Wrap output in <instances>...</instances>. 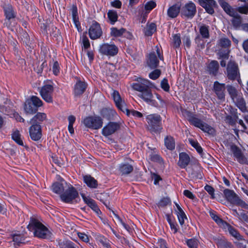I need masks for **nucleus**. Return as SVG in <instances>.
I'll use <instances>...</instances> for the list:
<instances>
[{"instance_id": "obj_44", "label": "nucleus", "mask_w": 248, "mask_h": 248, "mask_svg": "<svg viewBox=\"0 0 248 248\" xmlns=\"http://www.w3.org/2000/svg\"><path fill=\"white\" fill-rule=\"evenodd\" d=\"M226 88L232 100L235 99L239 94L238 93L236 89L232 85H228Z\"/></svg>"}, {"instance_id": "obj_5", "label": "nucleus", "mask_w": 248, "mask_h": 248, "mask_svg": "<svg viewBox=\"0 0 248 248\" xmlns=\"http://www.w3.org/2000/svg\"><path fill=\"white\" fill-rule=\"evenodd\" d=\"M62 201L67 203H73L77 202L79 199L78 192L72 185H69L64 190V192L60 195Z\"/></svg>"}, {"instance_id": "obj_20", "label": "nucleus", "mask_w": 248, "mask_h": 248, "mask_svg": "<svg viewBox=\"0 0 248 248\" xmlns=\"http://www.w3.org/2000/svg\"><path fill=\"white\" fill-rule=\"evenodd\" d=\"M120 128V125L117 123L109 122L102 129V134L103 136L107 137L115 133Z\"/></svg>"}, {"instance_id": "obj_3", "label": "nucleus", "mask_w": 248, "mask_h": 248, "mask_svg": "<svg viewBox=\"0 0 248 248\" xmlns=\"http://www.w3.org/2000/svg\"><path fill=\"white\" fill-rule=\"evenodd\" d=\"M181 111L182 114L187 119L191 124L201 129L204 132L211 134L214 132V129L199 119L196 114L192 113L188 109H181Z\"/></svg>"}, {"instance_id": "obj_45", "label": "nucleus", "mask_w": 248, "mask_h": 248, "mask_svg": "<svg viewBox=\"0 0 248 248\" xmlns=\"http://www.w3.org/2000/svg\"><path fill=\"white\" fill-rule=\"evenodd\" d=\"M124 113H125L128 116L132 115L135 117L140 118L142 114L140 112L135 110L134 109H121Z\"/></svg>"}, {"instance_id": "obj_62", "label": "nucleus", "mask_w": 248, "mask_h": 248, "mask_svg": "<svg viewBox=\"0 0 248 248\" xmlns=\"http://www.w3.org/2000/svg\"><path fill=\"white\" fill-rule=\"evenodd\" d=\"M9 115L11 118H15L17 121L20 122H24L25 121L24 119L16 112L14 111L11 113Z\"/></svg>"}, {"instance_id": "obj_33", "label": "nucleus", "mask_w": 248, "mask_h": 248, "mask_svg": "<svg viewBox=\"0 0 248 248\" xmlns=\"http://www.w3.org/2000/svg\"><path fill=\"white\" fill-rule=\"evenodd\" d=\"M109 23L114 25L118 20V14L114 10H109L107 13Z\"/></svg>"}, {"instance_id": "obj_47", "label": "nucleus", "mask_w": 248, "mask_h": 248, "mask_svg": "<svg viewBox=\"0 0 248 248\" xmlns=\"http://www.w3.org/2000/svg\"><path fill=\"white\" fill-rule=\"evenodd\" d=\"M186 243L188 248H198L199 241L195 238L186 239Z\"/></svg>"}, {"instance_id": "obj_19", "label": "nucleus", "mask_w": 248, "mask_h": 248, "mask_svg": "<svg viewBox=\"0 0 248 248\" xmlns=\"http://www.w3.org/2000/svg\"><path fill=\"white\" fill-rule=\"evenodd\" d=\"M43 105L42 101L36 96H32L27 99L24 103V108H33V107L39 108Z\"/></svg>"}, {"instance_id": "obj_40", "label": "nucleus", "mask_w": 248, "mask_h": 248, "mask_svg": "<svg viewBox=\"0 0 248 248\" xmlns=\"http://www.w3.org/2000/svg\"><path fill=\"white\" fill-rule=\"evenodd\" d=\"M221 7L225 12L230 16H234L235 12L232 7L226 1H222L220 3Z\"/></svg>"}, {"instance_id": "obj_37", "label": "nucleus", "mask_w": 248, "mask_h": 248, "mask_svg": "<svg viewBox=\"0 0 248 248\" xmlns=\"http://www.w3.org/2000/svg\"><path fill=\"white\" fill-rule=\"evenodd\" d=\"M232 101L238 108H246V102L242 94H239Z\"/></svg>"}, {"instance_id": "obj_51", "label": "nucleus", "mask_w": 248, "mask_h": 248, "mask_svg": "<svg viewBox=\"0 0 248 248\" xmlns=\"http://www.w3.org/2000/svg\"><path fill=\"white\" fill-rule=\"evenodd\" d=\"M82 42V48L87 49L90 47V43L88 38L85 35H82L80 38Z\"/></svg>"}, {"instance_id": "obj_2", "label": "nucleus", "mask_w": 248, "mask_h": 248, "mask_svg": "<svg viewBox=\"0 0 248 248\" xmlns=\"http://www.w3.org/2000/svg\"><path fill=\"white\" fill-rule=\"evenodd\" d=\"M135 80L137 82L132 84V88L140 92L139 96L145 101H151L153 97L151 88L154 86V84L148 79L140 77L136 78Z\"/></svg>"}, {"instance_id": "obj_7", "label": "nucleus", "mask_w": 248, "mask_h": 248, "mask_svg": "<svg viewBox=\"0 0 248 248\" xmlns=\"http://www.w3.org/2000/svg\"><path fill=\"white\" fill-rule=\"evenodd\" d=\"M148 129L152 132H160L162 129L161 118L157 114H150L147 116Z\"/></svg>"}, {"instance_id": "obj_34", "label": "nucleus", "mask_w": 248, "mask_h": 248, "mask_svg": "<svg viewBox=\"0 0 248 248\" xmlns=\"http://www.w3.org/2000/svg\"><path fill=\"white\" fill-rule=\"evenodd\" d=\"M215 240L218 248H232V244L224 238H215Z\"/></svg>"}, {"instance_id": "obj_30", "label": "nucleus", "mask_w": 248, "mask_h": 248, "mask_svg": "<svg viewBox=\"0 0 248 248\" xmlns=\"http://www.w3.org/2000/svg\"><path fill=\"white\" fill-rule=\"evenodd\" d=\"M224 228L227 229L229 232L230 234L237 240H243L242 236L238 232V231L234 228L231 226L228 223L227 224H225V226Z\"/></svg>"}, {"instance_id": "obj_22", "label": "nucleus", "mask_w": 248, "mask_h": 248, "mask_svg": "<svg viewBox=\"0 0 248 248\" xmlns=\"http://www.w3.org/2000/svg\"><path fill=\"white\" fill-rule=\"evenodd\" d=\"M69 183H67L64 180H61L60 182H56L54 183L51 186L52 191L60 195L62 194L67 188Z\"/></svg>"}, {"instance_id": "obj_21", "label": "nucleus", "mask_w": 248, "mask_h": 248, "mask_svg": "<svg viewBox=\"0 0 248 248\" xmlns=\"http://www.w3.org/2000/svg\"><path fill=\"white\" fill-rule=\"evenodd\" d=\"M31 138L34 140H39L42 137L41 127L39 124H32L29 129Z\"/></svg>"}, {"instance_id": "obj_53", "label": "nucleus", "mask_w": 248, "mask_h": 248, "mask_svg": "<svg viewBox=\"0 0 248 248\" xmlns=\"http://www.w3.org/2000/svg\"><path fill=\"white\" fill-rule=\"evenodd\" d=\"M188 141L190 144L196 149L197 151L199 154H201L202 152V147L197 141L190 139L188 140Z\"/></svg>"}, {"instance_id": "obj_38", "label": "nucleus", "mask_w": 248, "mask_h": 248, "mask_svg": "<svg viewBox=\"0 0 248 248\" xmlns=\"http://www.w3.org/2000/svg\"><path fill=\"white\" fill-rule=\"evenodd\" d=\"M165 145L170 150H173L175 148V144L174 139L170 136H167L164 139Z\"/></svg>"}, {"instance_id": "obj_55", "label": "nucleus", "mask_w": 248, "mask_h": 248, "mask_svg": "<svg viewBox=\"0 0 248 248\" xmlns=\"http://www.w3.org/2000/svg\"><path fill=\"white\" fill-rule=\"evenodd\" d=\"M161 75V71L159 69H155L151 72L149 75V77L153 80H155L158 78Z\"/></svg>"}, {"instance_id": "obj_1", "label": "nucleus", "mask_w": 248, "mask_h": 248, "mask_svg": "<svg viewBox=\"0 0 248 248\" xmlns=\"http://www.w3.org/2000/svg\"><path fill=\"white\" fill-rule=\"evenodd\" d=\"M100 115L85 117L82 121L85 126L93 130L99 129L103 126V118L109 120L116 115V113L114 109H101Z\"/></svg>"}, {"instance_id": "obj_25", "label": "nucleus", "mask_w": 248, "mask_h": 248, "mask_svg": "<svg viewBox=\"0 0 248 248\" xmlns=\"http://www.w3.org/2000/svg\"><path fill=\"white\" fill-rule=\"evenodd\" d=\"M133 170L132 165L127 163H122L118 167V171L122 175H127Z\"/></svg>"}, {"instance_id": "obj_11", "label": "nucleus", "mask_w": 248, "mask_h": 248, "mask_svg": "<svg viewBox=\"0 0 248 248\" xmlns=\"http://www.w3.org/2000/svg\"><path fill=\"white\" fill-rule=\"evenodd\" d=\"M228 78L231 80L237 79L239 81L240 74L237 64L233 61H230L227 67Z\"/></svg>"}, {"instance_id": "obj_4", "label": "nucleus", "mask_w": 248, "mask_h": 248, "mask_svg": "<svg viewBox=\"0 0 248 248\" xmlns=\"http://www.w3.org/2000/svg\"><path fill=\"white\" fill-rule=\"evenodd\" d=\"M27 228L33 232L34 236L39 238L47 239L50 236V232L47 228L34 217H31Z\"/></svg>"}, {"instance_id": "obj_27", "label": "nucleus", "mask_w": 248, "mask_h": 248, "mask_svg": "<svg viewBox=\"0 0 248 248\" xmlns=\"http://www.w3.org/2000/svg\"><path fill=\"white\" fill-rule=\"evenodd\" d=\"M81 196L84 202L97 215L100 214L101 212L99 209L95 201L89 197H86L84 194H81Z\"/></svg>"}, {"instance_id": "obj_13", "label": "nucleus", "mask_w": 248, "mask_h": 248, "mask_svg": "<svg viewBox=\"0 0 248 248\" xmlns=\"http://www.w3.org/2000/svg\"><path fill=\"white\" fill-rule=\"evenodd\" d=\"M225 84L220 83L217 81L214 82L213 91L215 93L217 99L221 101L225 100Z\"/></svg>"}, {"instance_id": "obj_60", "label": "nucleus", "mask_w": 248, "mask_h": 248, "mask_svg": "<svg viewBox=\"0 0 248 248\" xmlns=\"http://www.w3.org/2000/svg\"><path fill=\"white\" fill-rule=\"evenodd\" d=\"M60 66L59 62L57 61L54 62L52 66V71L53 73L57 76L60 73Z\"/></svg>"}, {"instance_id": "obj_56", "label": "nucleus", "mask_w": 248, "mask_h": 248, "mask_svg": "<svg viewBox=\"0 0 248 248\" xmlns=\"http://www.w3.org/2000/svg\"><path fill=\"white\" fill-rule=\"evenodd\" d=\"M161 88L166 92H169L170 87L168 83V80L166 78H164L160 83Z\"/></svg>"}, {"instance_id": "obj_16", "label": "nucleus", "mask_w": 248, "mask_h": 248, "mask_svg": "<svg viewBox=\"0 0 248 248\" xmlns=\"http://www.w3.org/2000/svg\"><path fill=\"white\" fill-rule=\"evenodd\" d=\"M87 83L77 78V80L73 87V94L75 97H80L86 91Z\"/></svg>"}, {"instance_id": "obj_32", "label": "nucleus", "mask_w": 248, "mask_h": 248, "mask_svg": "<svg viewBox=\"0 0 248 248\" xmlns=\"http://www.w3.org/2000/svg\"><path fill=\"white\" fill-rule=\"evenodd\" d=\"M233 17L232 20V23L234 28L236 30L241 29L242 23V17L239 15L234 13V16H231Z\"/></svg>"}, {"instance_id": "obj_17", "label": "nucleus", "mask_w": 248, "mask_h": 248, "mask_svg": "<svg viewBox=\"0 0 248 248\" xmlns=\"http://www.w3.org/2000/svg\"><path fill=\"white\" fill-rule=\"evenodd\" d=\"M231 151L233 154L236 160L240 164H247L248 159L245 156L241 150L236 145H232L231 147Z\"/></svg>"}, {"instance_id": "obj_61", "label": "nucleus", "mask_w": 248, "mask_h": 248, "mask_svg": "<svg viewBox=\"0 0 248 248\" xmlns=\"http://www.w3.org/2000/svg\"><path fill=\"white\" fill-rule=\"evenodd\" d=\"M229 52L230 51L228 50H220L218 52V53L221 58L225 60H227L229 58Z\"/></svg>"}, {"instance_id": "obj_39", "label": "nucleus", "mask_w": 248, "mask_h": 248, "mask_svg": "<svg viewBox=\"0 0 248 248\" xmlns=\"http://www.w3.org/2000/svg\"><path fill=\"white\" fill-rule=\"evenodd\" d=\"M111 95L117 108H122V103L123 102L119 92L117 91H114Z\"/></svg>"}, {"instance_id": "obj_48", "label": "nucleus", "mask_w": 248, "mask_h": 248, "mask_svg": "<svg viewBox=\"0 0 248 248\" xmlns=\"http://www.w3.org/2000/svg\"><path fill=\"white\" fill-rule=\"evenodd\" d=\"M156 6L155 1L152 0L147 2L144 5V11L149 13Z\"/></svg>"}, {"instance_id": "obj_57", "label": "nucleus", "mask_w": 248, "mask_h": 248, "mask_svg": "<svg viewBox=\"0 0 248 248\" xmlns=\"http://www.w3.org/2000/svg\"><path fill=\"white\" fill-rule=\"evenodd\" d=\"M179 222L181 226H183L185 223V219H187L186 216L183 211L176 213Z\"/></svg>"}, {"instance_id": "obj_29", "label": "nucleus", "mask_w": 248, "mask_h": 248, "mask_svg": "<svg viewBox=\"0 0 248 248\" xmlns=\"http://www.w3.org/2000/svg\"><path fill=\"white\" fill-rule=\"evenodd\" d=\"M83 180L84 183H85L90 188H96L97 187V181L90 175H83Z\"/></svg>"}, {"instance_id": "obj_58", "label": "nucleus", "mask_w": 248, "mask_h": 248, "mask_svg": "<svg viewBox=\"0 0 248 248\" xmlns=\"http://www.w3.org/2000/svg\"><path fill=\"white\" fill-rule=\"evenodd\" d=\"M234 204L238 206H240L242 208H244L245 209L248 210V204L245 202H244L239 198L238 199V200H237Z\"/></svg>"}, {"instance_id": "obj_52", "label": "nucleus", "mask_w": 248, "mask_h": 248, "mask_svg": "<svg viewBox=\"0 0 248 248\" xmlns=\"http://www.w3.org/2000/svg\"><path fill=\"white\" fill-rule=\"evenodd\" d=\"M12 238L13 241L18 245L24 243L25 239L23 236L20 234H14L12 235Z\"/></svg>"}, {"instance_id": "obj_64", "label": "nucleus", "mask_w": 248, "mask_h": 248, "mask_svg": "<svg viewBox=\"0 0 248 248\" xmlns=\"http://www.w3.org/2000/svg\"><path fill=\"white\" fill-rule=\"evenodd\" d=\"M156 248H168L166 241L163 239H159L157 242Z\"/></svg>"}, {"instance_id": "obj_49", "label": "nucleus", "mask_w": 248, "mask_h": 248, "mask_svg": "<svg viewBox=\"0 0 248 248\" xmlns=\"http://www.w3.org/2000/svg\"><path fill=\"white\" fill-rule=\"evenodd\" d=\"M200 32L203 38H208L209 37V27L206 25L201 26L200 28Z\"/></svg>"}, {"instance_id": "obj_41", "label": "nucleus", "mask_w": 248, "mask_h": 248, "mask_svg": "<svg viewBox=\"0 0 248 248\" xmlns=\"http://www.w3.org/2000/svg\"><path fill=\"white\" fill-rule=\"evenodd\" d=\"M238 118L237 113L233 111L232 115H228L226 117V121L230 124L233 125L236 124Z\"/></svg>"}, {"instance_id": "obj_42", "label": "nucleus", "mask_w": 248, "mask_h": 248, "mask_svg": "<svg viewBox=\"0 0 248 248\" xmlns=\"http://www.w3.org/2000/svg\"><path fill=\"white\" fill-rule=\"evenodd\" d=\"M110 30V35L115 37L121 36L126 31V30L124 28L118 29L115 27L111 28Z\"/></svg>"}, {"instance_id": "obj_35", "label": "nucleus", "mask_w": 248, "mask_h": 248, "mask_svg": "<svg viewBox=\"0 0 248 248\" xmlns=\"http://www.w3.org/2000/svg\"><path fill=\"white\" fill-rule=\"evenodd\" d=\"M12 139L19 145L25 147L21 137V135L18 130H15L12 134Z\"/></svg>"}, {"instance_id": "obj_14", "label": "nucleus", "mask_w": 248, "mask_h": 248, "mask_svg": "<svg viewBox=\"0 0 248 248\" xmlns=\"http://www.w3.org/2000/svg\"><path fill=\"white\" fill-rule=\"evenodd\" d=\"M196 13V7L195 4L192 1L186 3L181 11L182 16L188 18H192L195 15Z\"/></svg>"}, {"instance_id": "obj_9", "label": "nucleus", "mask_w": 248, "mask_h": 248, "mask_svg": "<svg viewBox=\"0 0 248 248\" xmlns=\"http://www.w3.org/2000/svg\"><path fill=\"white\" fill-rule=\"evenodd\" d=\"M118 50V47L115 45L108 43H105L100 45L98 49L100 54L108 57L116 55Z\"/></svg>"}, {"instance_id": "obj_6", "label": "nucleus", "mask_w": 248, "mask_h": 248, "mask_svg": "<svg viewBox=\"0 0 248 248\" xmlns=\"http://www.w3.org/2000/svg\"><path fill=\"white\" fill-rule=\"evenodd\" d=\"M54 85L55 84L52 80L44 81V85L39 91L42 98L46 102L51 103L52 102V94Z\"/></svg>"}, {"instance_id": "obj_23", "label": "nucleus", "mask_w": 248, "mask_h": 248, "mask_svg": "<svg viewBox=\"0 0 248 248\" xmlns=\"http://www.w3.org/2000/svg\"><path fill=\"white\" fill-rule=\"evenodd\" d=\"M219 67V66L218 62L215 60H213L208 64L206 70L209 75L216 76L218 74Z\"/></svg>"}, {"instance_id": "obj_46", "label": "nucleus", "mask_w": 248, "mask_h": 248, "mask_svg": "<svg viewBox=\"0 0 248 248\" xmlns=\"http://www.w3.org/2000/svg\"><path fill=\"white\" fill-rule=\"evenodd\" d=\"M218 45L224 48H229L231 45V41L227 38H222L218 41Z\"/></svg>"}, {"instance_id": "obj_43", "label": "nucleus", "mask_w": 248, "mask_h": 248, "mask_svg": "<svg viewBox=\"0 0 248 248\" xmlns=\"http://www.w3.org/2000/svg\"><path fill=\"white\" fill-rule=\"evenodd\" d=\"M71 14L73 22L76 26H78V25H79V23L78 21V8L76 6L73 5L72 6L71 9Z\"/></svg>"}, {"instance_id": "obj_54", "label": "nucleus", "mask_w": 248, "mask_h": 248, "mask_svg": "<svg viewBox=\"0 0 248 248\" xmlns=\"http://www.w3.org/2000/svg\"><path fill=\"white\" fill-rule=\"evenodd\" d=\"M244 2L245 3L244 5L238 7L236 10L241 14H247L248 13V2L246 1Z\"/></svg>"}, {"instance_id": "obj_15", "label": "nucleus", "mask_w": 248, "mask_h": 248, "mask_svg": "<svg viewBox=\"0 0 248 248\" xmlns=\"http://www.w3.org/2000/svg\"><path fill=\"white\" fill-rule=\"evenodd\" d=\"M186 171L188 173L189 177L192 179H202L203 177V173L201 168L197 165H193L191 167L186 169Z\"/></svg>"}, {"instance_id": "obj_8", "label": "nucleus", "mask_w": 248, "mask_h": 248, "mask_svg": "<svg viewBox=\"0 0 248 248\" xmlns=\"http://www.w3.org/2000/svg\"><path fill=\"white\" fill-rule=\"evenodd\" d=\"M155 48L158 58L157 57L155 52H152L149 53L147 59V65L151 69H155L158 66L159 62L158 59L161 61L164 60L162 52L160 51L159 47L156 46Z\"/></svg>"}, {"instance_id": "obj_50", "label": "nucleus", "mask_w": 248, "mask_h": 248, "mask_svg": "<svg viewBox=\"0 0 248 248\" xmlns=\"http://www.w3.org/2000/svg\"><path fill=\"white\" fill-rule=\"evenodd\" d=\"M173 46L175 48H179L181 44L180 34H175L172 35Z\"/></svg>"}, {"instance_id": "obj_18", "label": "nucleus", "mask_w": 248, "mask_h": 248, "mask_svg": "<svg viewBox=\"0 0 248 248\" xmlns=\"http://www.w3.org/2000/svg\"><path fill=\"white\" fill-rule=\"evenodd\" d=\"M199 4L210 15H213L217 4L214 0H198Z\"/></svg>"}, {"instance_id": "obj_10", "label": "nucleus", "mask_w": 248, "mask_h": 248, "mask_svg": "<svg viewBox=\"0 0 248 248\" xmlns=\"http://www.w3.org/2000/svg\"><path fill=\"white\" fill-rule=\"evenodd\" d=\"M4 14L5 19L3 25L10 28L11 26L12 21L16 16V12L13 7L11 5H6L3 7Z\"/></svg>"}, {"instance_id": "obj_31", "label": "nucleus", "mask_w": 248, "mask_h": 248, "mask_svg": "<svg viewBox=\"0 0 248 248\" xmlns=\"http://www.w3.org/2000/svg\"><path fill=\"white\" fill-rule=\"evenodd\" d=\"M156 31V25L154 23H147L143 29V32L145 36H151Z\"/></svg>"}, {"instance_id": "obj_63", "label": "nucleus", "mask_w": 248, "mask_h": 248, "mask_svg": "<svg viewBox=\"0 0 248 248\" xmlns=\"http://www.w3.org/2000/svg\"><path fill=\"white\" fill-rule=\"evenodd\" d=\"M204 189L211 195V198L212 199L215 198V196H214L215 189L212 186H211L209 185H206L204 186Z\"/></svg>"}, {"instance_id": "obj_36", "label": "nucleus", "mask_w": 248, "mask_h": 248, "mask_svg": "<svg viewBox=\"0 0 248 248\" xmlns=\"http://www.w3.org/2000/svg\"><path fill=\"white\" fill-rule=\"evenodd\" d=\"M46 118L44 113H37L30 121L31 124H38L43 121Z\"/></svg>"}, {"instance_id": "obj_12", "label": "nucleus", "mask_w": 248, "mask_h": 248, "mask_svg": "<svg viewBox=\"0 0 248 248\" xmlns=\"http://www.w3.org/2000/svg\"><path fill=\"white\" fill-rule=\"evenodd\" d=\"M88 33L92 40H96L101 37L103 32L100 24L94 21L89 29Z\"/></svg>"}, {"instance_id": "obj_26", "label": "nucleus", "mask_w": 248, "mask_h": 248, "mask_svg": "<svg viewBox=\"0 0 248 248\" xmlns=\"http://www.w3.org/2000/svg\"><path fill=\"white\" fill-rule=\"evenodd\" d=\"M181 9V4L179 3L170 7L167 10V15L170 18H174L179 15Z\"/></svg>"}, {"instance_id": "obj_24", "label": "nucleus", "mask_w": 248, "mask_h": 248, "mask_svg": "<svg viewBox=\"0 0 248 248\" xmlns=\"http://www.w3.org/2000/svg\"><path fill=\"white\" fill-rule=\"evenodd\" d=\"M190 157L186 153L182 152L179 155V161L178 165L181 169H187L186 167L190 162Z\"/></svg>"}, {"instance_id": "obj_28", "label": "nucleus", "mask_w": 248, "mask_h": 248, "mask_svg": "<svg viewBox=\"0 0 248 248\" xmlns=\"http://www.w3.org/2000/svg\"><path fill=\"white\" fill-rule=\"evenodd\" d=\"M223 193L226 200L232 204H234L239 198L238 195L232 190L226 189Z\"/></svg>"}, {"instance_id": "obj_59", "label": "nucleus", "mask_w": 248, "mask_h": 248, "mask_svg": "<svg viewBox=\"0 0 248 248\" xmlns=\"http://www.w3.org/2000/svg\"><path fill=\"white\" fill-rule=\"evenodd\" d=\"M115 217H116V218L118 219V221H119V222L120 223L121 225H122L123 226V227L128 232H130V230H131V228L130 227V226L126 224V223H125L123 221V220L117 215L115 214L114 213Z\"/></svg>"}]
</instances>
